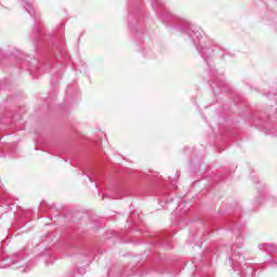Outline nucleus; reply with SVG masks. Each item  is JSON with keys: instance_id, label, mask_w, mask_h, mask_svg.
Wrapping results in <instances>:
<instances>
[{"instance_id": "nucleus-4", "label": "nucleus", "mask_w": 277, "mask_h": 277, "mask_svg": "<svg viewBox=\"0 0 277 277\" xmlns=\"http://www.w3.org/2000/svg\"><path fill=\"white\" fill-rule=\"evenodd\" d=\"M229 263L234 269L233 277H252L256 276V266L255 265H237L233 262V258H229Z\"/></svg>"}, {"instance_id": "nucleus-1", "label": "nucleus", "mask_w": 277, "mask_h": 277, "mask_svg": "<svg viewBox=\"0 0 277 277\" xmlns=\"http://www.w3.org/2000/svg\"><path fill=\"white\" fill-rule=\"evenodd\" d=\"M151 8L157 12L158 18L163 25L171 27V29H176V31H181V34H184V36L187 37V40L196 47L200 57H202L203 62L207 64L206 70L211 77L212 83H210V87L212 92L214 94H220V92L221 94L230 92V85L224 80V75L217 74V69H215V65L213 64V58L216 55L221 60H226V57H233V54L226 49L217 45L213 40L203 37L200 28L189 24L181 16L168 12L163 0H151Z\"/></svg>"}, {"instance_id": "nucleus-11", "label": "nucleus", "mask_w": 277, "mask_h": 277, "mask_svg": "<svg viewBox=\"0 0 277 277\" xmlns=\"http://www.w3.org/2000/svg\"><path fill=\"white\" fill-rule=\"evenodd\" d=\"M229 228L233 230V233H240V230L246 228V223H241L239 220H232L229 223Z\"/></svg>"}, {"instance_id": "nucleus-10", "label": "nucleus", "mask_w": 277, "mask_h": 277, "mask_svg": "<svg viewBox=\"0 0 277 277\" xmlns=\"http://www.w3.org/2000/svg\"><path fill=\"white\" fill-rule=\"evenodd\" d=\"M158 274H169V277H176L179 276V272H181L179 269V267H173V268H166L163 266H160L157 268L156 271Z\"/></svg>"}, {"instance_id": "nucleus-15", "label": "nucleus", "mask_w": 277, "mask_h": 277, "mask_svg": "<svg viewBox=\"0 0 277 277\" xmlns=\"http://www.w3.org/2000/svg\"><path fill=\"white\" fill-rule=\"evenodd\" d=\"M37 68H38V70H41L42 72H49V70H51V64L40 63V65Z\"/></svg>"}, {"instance_id": "nucleus-23", "label": "nucleus", "mask_w": 277, "mask_h": 277, "mask_svg": "<svg viewBox=\"0 0 277 277\" xmlns=\"http://www.w3.org/2000/svg\"><path fill=\"white\" fill-rule=\"evenodd\" d=\"M28 70H30V71H31V68H28Z\"/></svg>"}, {"instance_id": "nucleus-22", "label": "nucleus", "mask_w": 277, "mask_h": 277, "mask_svg": "<svg viewBox=\"0 0 277 277\" xmlns=\"http://www.w3.org/2000/svg\"><path fill=\"white\" fill-rule=\"evenodd\" d=\"M88 179H89V181H91V183L94 182V180H92V176L88 175Z\"/></svg>"}, {"instance_id": "nucleus-19", "label": "nucleus", "mask_w": 277, "mask_h": 277, "mask_svg": "<svg viewBox=\"0 0 277 277\" xmlns=\"http://www.w3.org/2000/svg\"><path fill=\"white\" fill-rule=\"evenodd\" d=\"M78 273L79 274H85V268H83V267L78 268Z\"/></svg>"}, {"instance_id": "nucleus-12", "label": "nucleus", "mask_w": 277, "mask_h": 277, "mask_svg": "<svg viewBox=\"0 0 277 277\" xmlns=\"http://www.w3.org/2000/svg\"><path fill=\"white\" fill-rule=\"evenodd\" d=\"M200 239H202V234L200 232H197L196 234H189L188 243H195V246L201 248L202 242L200 241Z\"/></svg>"}, {"instance_id": "nucleus-17", "label": "nucleus", "mask_w": 277, "mask_h": 277, "mask_svg": "<svg viewBox=\"0 0 277 277\" xmlns=\"http://www.w3.org/2000/svg\"><path fill=\"white\" fill-rule=\"evenodd\" d=\"M132 16H135V13L129 12V24H128L129 29H132V26H131V17Z\"/></svg>"}, {"instance_id": "nucleus-14", "label": "nucleus", "mask_w": 277, "mask_h": 277, "mask_svg": "<svg viewBox=\"0 0 277 277\" xmlns=\"http://www.w3.org/2000/svg\"><path fill=\"white\" fill-rule=\"evenodd\" d=\"M67 250H76V248H79V241L77 238H69L66 242Z\"/></svg>"}, {"instance_id": "nucleus-3", "label": "nucleus", "mask_w": 277, "mask_h": 277, "mask_svg": "<svg viewBox=\"0 0 277 277\" xmlns=\"http://www.w3.org/2000/svg\"><path fill=\"white\" fill-rule=\"evenodd\" d=\"M21 3L26 12H28V14L35 19L36 25L32 28V40L35 44H38V40L42 38V32L38 29V14H36V11L34 10V2L30 0H21Z\"/></svg>"}, {"instance_id": "nucleus-2", "label": "nucleus", "mask_w": 277, "mask_h": 277, "mask_svg": "<svg viewBox=\"0 0 277 277\" xmlns=\"http://www.w3.org/2000/svg\"><path fill=\"white\" fill-rule=\"evenodd\" d=\"M8 267H12V269H21L23 267V272L27 273L31 269V263L27 262L23 251L9 255L0 253V269H8Z\"/></svg>"}, {"instance_id": "nucleus-18", "label": "nucleus", "mask_w": 277, "mask_h": 277, "mask_svg": "<svg viewBox=\"0 0 277 277\" xmlns=\"http://www.w3.org/2000/svg\"><path fill=\"white\" fill-rule=\"evenodd\" d=\"M271 135H274L275 137H277V128H273L271 130Z\"/></svg>"}, {"instance_id": "nucleus-7", "label": "nucleus", "mask_w": 277, "mask_h": 277, "mask_svg": "<svg viewBox=\"0 0 277 277\" xmlns=\"http://www.w3.org/2000/svg\"><path fill=\"white\" fill-rule=\"evenodd\" d=\"M267 199L269 203L276 205V199L274 197L267 196V188L265 186H262V188H258V196L254 199L255 205H263V200Z\"/></svg>"}, {"instance_id": "nucleus-6", "label": "nucleus", "mask_w": 277, "mask_h": 277, "mask_svg": "<svg viewBox=\"0 0 277 277\" xmlns=\"http://www.w3.org/2000/svg\"><path fill=\"white\" fill-rule=\"evenodd\" d=\"M155 246H160L164 250H172V245H170V236L166 234H157L153 239Z\"/></svg>"}, {"instance_id": "nucleus-16", "label": "nucleus", "mask_w": 277, "mask_h": 277, "mask_svg": "<svg viewBox=\"0 0 277 277\" xmlns=\"http://www.w3.org/2000/svg\"><path fill=\"white\" fill-rule=\"evenodd\" d=\"M136 217L140 220V214L132 213L128 222H132V224H137V221L135 220Z\"/></svg>"}, {"instance_id": "nucleus-21", "label": "nucleus", "mask_w": 277, "mask_h": 277, "mask_svg": "<svg viewBox=\"0 0 277 277\" xmlns=\"http://www.w3.org/2000/svg\"><path fill=\"white\" fill-rule=\"evenodd\" d=\"M193 263H194L196 269H198V262H197L196 258H194Z\"/></svg>"}, {"instance_id": "nucleus-8", "label": "nucleus", "mask_w": 277, "mask_h": 277, "mask_svg": "<svg viewBox=\"0 0 277 277\" xmlns=\"http://www.w3.org/2000/svg\"><path fill=\"white\" fill-rule=\"evenodd\" d=\"M3 187V184H0V189ZM4 192V195H1L0 194V202L1 205H5V210L4 212L8 213V211H11L12 208L10 207V205H12V199H10V195L5 194V190Z\"/></svg>"}, {"instance_id": "nucleus-20", "label": "nucleus", "mask_w": 277, "mask_h": 277, "mask_svg": "<svg viewBox=\"0 0 277 277\" xmlns=\"http://www.w3.org/2000/svg\"><path fill=\"white\" fill-rule=\"evenodd\" d=\"M271 265H272V267H277V259H276V261H271Z\"/></svg>"}, {"instance_id": "nucleus-5", "label": "nucleus", "mask_w": 277, "mask_h": 277, "mask_svg": "<svg viewBox=\"0 0 277 277\" xmlns=\"http://www.w3.org/2000/svg\"><path fill=\"white\" fill-rule=\"evenodd\" d=\"M241 248H243V238L241 237V234H239L230 247V252L233 256H236V259H238V262L240 264L250 261V259L246 256V252H243Z\"/></svg>"}, {"instance_id": "nucleus-9", "label": "nucleus", "mask_w": 277, "mask_h": 277, "mask_svg": "<svg viewBox=\"0 0 277 277\" xmlns=\"http://www.w3.org/2000/svg\"><path fill=\"white\" fill-rule=\"evenodd\" d=\"M259 250L266 252L267 254H274L277 252V245L274 243H260L258 246Z\"/></svg>"}, {"instance_id": "nucleus-13", "label": "nucleus", "mask_w": 277, "mask_h": 277, "mask_svg": "<svg viewBox=\"0 0 277 277\" xmlns=\"http://www.w3.org/2000/svg\"><path fill=\"white\" fill-rule=\"evenodd\" d=\"M267 120H271L272 122H274V116L268 115V118L261 116L254 121V124H255V127L263 129V124H265V122H267Z\"/></svg>"}]
</instances>
